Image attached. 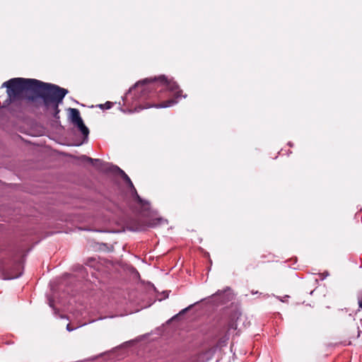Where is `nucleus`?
Returning a JSON list of instances; mask_svg holds the SVG:
<instances>
[{
    "instance_id": "obj_1",
    "label": "nucleus",
    "mask_w": 362,
    "mask_h": 362,
    "mask_svg": "<svg viewBox=\"0 0 362 362\" xmlns=\"http://www.w3.org/2000/svg\"><path fill=\"white\" fill-rule=\"evenodd\" d=\"M2 88L11 102L25 98L33 107L51 110L54 118H59V105L68 93V90L57 85L35 78H13L4 82Z\"/></svg>"
},
{
    "instance_id": "obj_2",
    "label": "nucleus",
    "mask_w": 362,
    "mask_h": 362,
    "mask_svg": "<svg viewBox=\"0 0 362 362\" xmlns=\"http://www.w3.org/2000/svg\"><path fill=\"white\" fill-rule=\"evenodd\" d=\"M159 87H160L159 91L168 90L172 93L174 98L168 99L160 103L153 105L157 108L172 106L177 103V99L186 97V95H182V90L175 81L168 80L165 76L161 75L158 77L147 78L138 81L129 89V93L126 95V98L127 99L129 96L134 95L139 100H145L150 98V90Z\"/></svg>"
},
{
    "instance_id": "obj_3",
    "label": "nucleus",
    "mask_w": 362,
    "mask_h": 362,
    "mask_svg": "<svg viewBox=\"0 0 362 362\" xmlns=\"http://www.w3.org/2000/svg\"><path fill=\"white\" fill-rule=\"evenodd\" d=\"M69 112L72 124L78 127L84 137H87L89 134V129L83 123L79 110L76 108H69Z\"/></svg>"
},
{
    "instance_id": "obj_4",
    "label": "nucleus",
    "mask_w": 362,
    "mask_h": 362,
    "mask_svg": "<svg viewBox=\"0 0 362 362\" xmlns=\"http://www.w3.org/2000/svg\"><path fill=\"white\" fill-rule=\"evenodd\" d=\"M212 297L214 300L218 301L221 304H225L233 300L234 293L231 288L228 287L225 290L218 291L212 296Z\"/></svg>"
},
{
    "instance_id": "obj_5",
    "label": "nucleus",
    "mask_w": 362,
    "mask_h": 362,
    "mask_svg": "<svg viewBox=\"0 0 362 362\" xmlns=\"http://www.w3.org/2000/svg\"><path fill=\"white\" fill-rule=\"evenodd\" d=\"M117 169L121 175V177L123 178V180L127 183V185L132 188L133 193L134 194L135 199L137 201L138 203L141 204H144V201L139 197L138 194L136 189H135L132 180L129 177V176L119 168L117 167Z\"/></svg>"
},
{
    "instance_id": "obj_6",
    "label": "nucleus",
    "mask_w": 362,
    "mask_h": 362,
    "mask_svg": "<svg viewBox=\"0 0 362 362\" xmlns=\"http://www.w3.org/2000/svg\"><path fill=\"white\" fill-rule=\"evenodd\" d=\"M240 313L238 311H235L231 314L230 316L227 325L225 327L226 329V334L225 337L228 339V333L230 330L233 329L235 330L237 329V324L236 320L239 318Z\"/></svg>"
},
{
    "instance_id": "obj_7",
    "label": "nucleus",
    "mask_w": 362,
    "mask_h": 362,
    "mask_svg": "<svg viewBox=\"0 0 362 362\" xmlns=\"http://www.w3.org/2000/svg\"><path fill=\"white\" fill-rule=\"evenodd\" d=\"M161 221H162L161 218H151V219H149V220L145 221L141 225L138 226L136 228V230H144L146 228V227H148V228H155L158 225H159Z\"/></svg>"
},
{
    "instance_id": "obj_8",
    "label": "nucleus",
    "mask_w": 362,
    "mask_h": 362,
    "mask_svg": "<svg viewBox=\"0 0 362 362\" xmlns=\"http://www.w3.org/2000/svg\"><path fill=\"white\" fill-rule=\"evenodd\" d=\"M85 160L91 163L93 165H95L97 163H101V160L99 159H93L90 157H85Z\"/></svg>"
},
{
    "instance_id": "obj_9",
    "label": "nucleus",
    "mask_w": 362,
    "mask_h": 362,
    "mask_svg": "<svg viewBox=\"0 0 362 362\" xmlns=\"http://www.w3.org/2000/svg\"><path fill=\"white\" fill-rule=\"evenodd\" d=\"M112 106V103L111 102H106L103 105H100V108H105V109H110Z\"/></svg>"
},
{
    "instance_id": "obj_10",
    "label": "nucleus",
    "mask_w": 362,
    "mask_h": 362,
    "mask_svg": "<svg viewBox=\"0 0 362 362\" xmlns=\"http://www.w3.org/2000/svg\"><path fill=\"white\" fill-rule=\"evenodd\" d=\"M66 329L69 331V332H71L74 329V327H71V325L70 324H68L66 325Z\"/></svg>"
},
{
    "instance_id": "obj_11",
    "label": "nucleus",
    "mask_w": 362,
    "mask_h": 362,
    "mask_svg": "<svg viewBox=\"0 0 362 362\" xmlns=\"http://www.w3.org/2000/svg\"><path fill=\"white\" fill-rule=\"evenodd\" d=\"M192 306V305H190V306H189L188 308H185V309H183V310L180 312V313H185L187 310H189V309H190V308H191Z\"/></svg>"
},
{
    "instance_id": "obj_12",
    "label": "nucleus",
    "mask_w": 362,
    "mask_h": 362,
    "mask_svg": "<svg viewBox=\"0 0 362 362\" xmlns=\"http://www.w3.org/2000/svg\"><path fill=\"white\" fill-rule=\"evenodd\" d=\"M257 293H258V291H251V293H252V295L257 294Z\"/></svg>"
},
{
    "instance_id": "obj_13",
    "label": "nucleus",
    "mask_w": 362,
    "mask_h": 362,
    "mask_svg": "<svg viewBox=\"0 0 362 362\" xmlns=\"http://www.w3.org/2000/svg\"><path fill=\"white\" fill-rule=\"evenodd\" d=\"M359 307L362 308V301L358 302Z\"/></svg>"
},
{
    "instance_id": "obj_14",
    "label": "nucleus",
    "mask_w": 362,
    "mask_h": 362,
    "mask_svg": "<svg viewBox=\"0 0 362 362\" xmlns=\"http://www.w3.org/2000/svg\"><path fill=\"white\" fill-rule=\"evenodd\" d=\"M19 276H20V274H17V275L13 276V277L16 278V277H18Z\"/></svg>"
}]
</instances>
